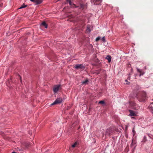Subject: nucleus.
I'll return each mask as SVG.
<instances>
[{
    "instance_id": "14",
    "label": "nucleus",
    "mask_w": 153,
    "mask_h": 153,
    "mask_svg": "<svg viewBox=\"0 0 153 153\" xmlns=\"http://www.w3.org/2000/svg\"><path fill=\"white\" fill-rule=\"evenodd\" d=\"M88 79H86L85 81H83L82 82V83L83 85H86L88 83Z\"/></svg>"
},
{
    "instance_id": "28",
    "label": "nucleus",
    "mask_w": 153,
    "mask_h": 153,
    "mask_svg": "<svg viewBox=\"0 0 153 153\" xmlns=\"http://www.w3.org/2000/svg\"><path fill=\"white\" fill-rule=\"evenodd\" d=\"M87 28H88L87 29V32H90V29L88 28V27Z\"/></svg>"
},
{
    "instance_id": "26",
    "label": "nucleus",
    "mask_w": 153,
    "mask_h": 153,
    "mask_svg": "<svg viewBox=\"0 0 153 153\" xmlns=\"http://www.w3.org/2000/svg\"><path fill=\"white\" fill-rule=\"evenodd\" d=\"M102 41L103 42H105V37H103L102 38Z\"/></svg>"
},
{
    "instance_id": "10",
    "label": "nucleus",
    "mask_w": 153,
    "mask_h": 153,
    "mask_svg": "<svg viewBox=\"0 0 153 153\" xmlns=\"http://www.w3.org/2000/svg\"><path fill=\"white\" fill-rule=\"evenodd\" d=\"M67 2L69 3V4L72 7H75V4H72L71 0H67Z\"/></svg>"
},
{
    "instance_id": "34",
    "label": "nucleus",
    "mask_w": 153,
    "mask_h": 153,
    "mask_svg": "<svg viewBox=\"0 0 153 153\" xmlns=\"http://www.w3.org/2000/svg\"><path fill=\"white\" fill-rule=\"evenodd\" d=\"M126 138H128V135H127V136L126 135Z\"/></svg>"
},
{
    "instance_id": "33",
    "label": "nucleus",
    "mask_w": 153,
    "mask_h": 153,
    "mask_svg": "<svg viewBox=\"0 0 153 153\" xmlns=\"http://www.w3.org/2000/svg\"><path fill=\"white\" fill-rule=\"evenodd\" d=\"M80 126H79V127H78V129H79L80 128Z\"/></svg>"
},
{
    "instance_id": "31",
    "label": "nucleus",
    "mask_w": 153,
    "mask_h": 153,
    "mask_svg": "<svg viewBox=\"0 0 153 153\" xmlns=\"http://www.w3.org/2000/svg\"><path fill=\"white\" fill-rule=\"evenodd\" d=\"M30 0L33 2V1H34V0Z\"/></svg>"
},
{
    "instance_id": "3",
    "label": "nucleus",
    "mask_w": 153,
    "mask_h": 153,
    "mask_svg": "<svg viewBox=\"0 0 153 153\" xmlns=\"http://www.w3.org/2000/svg\"><path fill=\"white\" fill-rule=\"evenodd\" d=\"M61 89V86L60 85H56L53 86V91L54 93H56Z\"/></svg>"
},
{
    "instance_id": "15",
    "label": "nucleus",
    "mask_w": 153,
    "mask_h": 153,
    "mask_svg": "<svg viewBox=\"0 0 153 153\" xmlns=\"http://www.w3.org/2000/svg\"><path fill=\"white\" fill-rule=\"evenodd\" d=\"M106 59L108 60L109 62H110L111 61V57L110 56L108 55L107 56Z\"/></svg>"
},
{
    "instance_id": "19",
    "label": "nucleus",
    "mask_w": 153,
    "mask_h": 153,
    "mask_svg": "<svg viewBox=\"0 0 153 153\" xmlns=\"http://www.w3.org/2000/svg\"><path fill=\"white\" fill-rule=\"evenodd\" d=\"M146 140V136H145L143 137V139L142 141L144 142H145Z\"/></svg>"
},
{
    "instance_id": "29",
    "label": "nucleus",
    "mask_w": 153,
    "mask_h": 153,
    "mask_svg": "<svg viewBox=\"0 0 153 153\" xmlns=\"http://www.w3.org/2000/svg\"><path fill=\"white\" fill-rule=\"evenodd\" d=\"M125 81H126V82H128V83H126V84H129V82L127 81V80H126Z\"/></svg>"
},
{
    "instance_id": "27",
    "label": "nucleus",
    "mask_w": 153,
    "mask_h": 153,
    "mask_svg": "<svg viewBox=\"0 0 153 153\" xmlns=\"http://www.w3.org/2000/svg\"><path fill=\"white\" fill-rule=\"evenodd\" d=\"M148 136H149V137H150L151 138H152V139H153V138H152L151 135H150V134H148Z\"/></svg>"
},
{
    "instance_id": "7",
    "label": "nucleus",
    "mask_w": 153,
    "mask_h": 153,
    "mask_svg": "<svg viewBox=\"0 0 153 153\" xmlns=\"http://www.w3.org/2000/svg\"><path fill=\"white\" fill-rule=\"evenodd\" d=\"M128 111L130 113L129 116H136L137 115L135 114L134 112L132 110H129Z\"/></svg>"
},
{
    "instance_id": "6",
    "label": "nucleus",
    "mask_w": 153,
    "mask_h": 153,
    "mask_svg": "<svg viewBox=\"0 0 153 153\" xmlns=\"http://www.w3.org/2000/svg\"><path fill=\"white\" fill-rule=\"evenodd\" d=\"M135 94L137 95H141V96H146L147 94L146 92L142 91H140L138 92H136Z\"/></svg>"
},
{
    "instance_id": "20",
    "label": "nucleus",
    "mask_w": 153,
    "mask_h": 153,
    "mask_svg": "<svg viewBox=\"0 0 153 153\" xmlns=\"http://www.w3.org/2000/svg\"><path fill=\"white\" fill-rule=\"evenodd\" d=\"M105 102L104 100L100 101L99 102V103L102 104H105Z\"/></svg>"
},
{
    "instance_id": "11",
    "label": "nucleus",
    "mask_w": 153,
    "mask_h": 153,
    "mask_svg": "<svg viewBox=\"0 0 153 153\" xmlns=\"http://www.w3.org/2000/svg\"><path fill=\"white\" fill-rule=\"evenodd\" d=\"M42 2V0H34L33 2L35 3L36 4H41Z\"/></svg>"
},
{
    "instance_id": "21",
    "label": "nucleus",
    "mask_w": 153,
    "mask_h": 153,
    "mask_svg": "<svg viewBox=\"0 0 153 153\" xmlns=\"http://www.w3.org/2000/svg\"><path fill=\"white\" fill-rule=\"evenodd\" d=\"M132 131L133 133V136H134L135 134V131L134 130V128H133L132 130Z\"/></svg>"
},
{
    "instance_id": "22",
    "label": "nucleus",
    "mask_w": 153,
    "mask_h": 153,
    "mask_svg": "<svg viewBox=\"0 0 153 153\" xmlns=\"http://www.w3.org/2000/svg\"><path fill=\"white\" fill-rule=\"evenodd\" d=\"M101 70H98L96 71L95 73H96L97 74H99L100 73Z\"/></svg>"
},
{
    "instance_id": "1",
    "label": "nucleus",
    "mask_w": 153,
    "mask_h": 153,
    "mask_svg": "<svg viewBox=\"0 0 153 153\" xmlns=\"http://www.w3.org/2000/svg\"><path fill=\"white\" fill-rule=\"evenodd\" d=\"M116 131L114 126H110L105 131V135L106 137L113 135Z\"/></svg>"
},
{
    "instance_id": "18",
    "label": "nucleus",
    "mask_w": 153,
    "mask_h": 153,
    "mask_svg": "<svg viewBox=\"0 0 153 153\" xmlns=\"http://www.w3.org/2000/svg\"><path fill=\"white\" fill-rule=\"evenodd\" d=\"M77 142H75L71 146V147L73 148H74L76 146V145H77Z\"/></svg>"
},
{
    "instance_id": "32",
    "label": "nucleus",
    "mask_w": 153,
    "mask_h": 153,
    "mask_svg": "<svg viewBox=\"0 0 153 153\" xmlns=\"http://www.w3.org/2000/svg\"><path fill=\"white\" fill-rule=\"evenodd\" d=\"M112 138L114 140L115 139L114 137H112Z\"/></svg>"
},
{
    "instance_id": "4",
    "label": "nucleus",
    "mask_w": 153,
    "mask_h": 153,
    "mask_svg": "<svg viewBox=\"0 0 153 153\" xmlns=\"http://www.w3.org/2000/svg\"><path fill=\"white\" fill-rule=\"evenodd\" d=\"M74 68L76 69L83 70L85 67L83 64H77L74 65Z\"/></svg>"
},
{
    "instance_id": "35",
    "label": "nucleus",
    "mask_w": 153,
    "mask_h": 153,
    "mask_svg": "<svg viewBox=\"0 0 153 153\" xmlns=\"http://www.w3.org/2000/svg\"><path fill=\"white\" fill-rule=\"evenodd\" d=\"M69 108V107H68V108H67V109H68Z\"/></svg>"
},
{
    "instance_id": "16",
    "label": "nucleus",
    "mask_w": 153,
    "mask_h": 153,
    "mask_svg": "<svg viewBox=\"0 0 153 153\" xmlns=\"http://www.w3.org/2000/svg\"><path fill=\"white\" fill-rule=\"evenodd\" d=\"M27 5H25V4L24 3L19 8V9L24 8L27 7Z\"/></svg>"
},
{
    "instance_id": "13",
    "label": "nucleus",
    "mask_w": 153,
    "mask_h": 153,
    "mask_svg": "<svg viewBox=\"0 0 153 153\" xmlns=\"http://www.w3.org/2000/svg\"><path fill=\"white\" fill-rule=\"evenodd\" d=\"M41 25L45 27L46 28H48V25L45 22H43Z\"/></svg>"
},
{
    "instance_id": "17",
    "label": "nucleus",
    "mask_w": 153,
    "mask_h": 153,
    "mask_svg": "<svg viewBox=\"0 0 153 153\" xmlns=\"http://www.w3.org/2000/svg\"><path fill=\"white\" fill-rule=\"evenodd\" d=\"M25 146L26 148H28L30 146V145L29 143H27L25 144Z\"/></svg>"
},
{
    "instance_id": "24",
    "label": "nucleus",
    "mask_w": 153,
    "mask_h": 153,
    "mask_svg": "<svg viewBox=\"0 0 153 153\" xmlns=\"http://www.w3.org/2000/svg\"><path fill=\"white\" fill-rule=\"evenodd\" d=\"M100 39V37H98L97 38L95 39L96 41H99Z\"/></svg>"
},
{
    "instance_id": "8",
    "label": "nucleus",
    "mask_w": 153,
    "mask_h": 153,
    "mask_svg": "<svg viewBox=\"0 0 153 153\" xmlns=\"http://www.w3.org/2000/svg\"><path fill=\"white\" fill-rule=\"evenodd\" d=\"M101 2V1L100 0H94L93 3L94 5H98Z\"/></svg>"
},
{
    "instance_id": "23",
    "label": "nucleus",
    "mask_w": 153,
    "mask_h": 153,
    "mask_svg": "<svg viewBox=\"0 0 153 153\" xmlns=\"http://www.w3.org/2000/svg\"><path fill=\"white\" fill-rule=\"evenodd\" d=\"M148 108L149 110H153V107L150 105H149Z\"/></svg>"
},
{
    "instance_id": "9",
    "label": "nucleus",
    "mask_w": 153,
    "mask_h": 153,
    "mask_svg": "<svg viewBox=\"0 0 153 153\" xmlns=\"http://www.w3.org/2000/svg\"><path fill=\"white\" fill-rule=\"evenodd\" d=\"M129 103L130 107L135 106L136 104L134 101H130Z\"/></svg>"
},
{
    "instance_id": "2",
    "label": "nucleus",
    "mask_w": 153,
    "mask_h": 153,
    "mask_svg": "<svg viewBox=\"0 0 153 153\" xmlns=\"http://www.w3.org/2000/svg\"><path fill=\"white\" fill-rule=\"evenodd\" d=\"M64 99L61 97H59L53 103L51 104L52 106L56 104H59L61 103L64 100Z\"/></svg>"
},
{
    "instance_id": "25",
    "label": "nucleus",
    "mask_w": 153,
    "mask_h": 153,
    "mask_svg": "<svg viewBox=\"0 0 153 153\" xmlns=\"http://www.w3.org/2000/svg\"><path fill=\"white\" fill-rule=\"evenodd\" d=\"M133 139H132V143H131V146H132L134 144H135V143H133Z\"/></svg>"
},
{
    "instance_id": "30",
    "label": "nucleus",
    "mask_w": 153,
    "mask_h": 153,
    "mask_svg": "<svg viewBox=\"0 0 153 153\" xmlns=\"http://www.w3.org/2000/svg\"><path fill=\"white\" fill-rule=\"evenodd\" d=\"M19 76L20 77V81H22V80H21V77L20 76Z\"/></svg>"
},
{
    "instance_id": "5",
    "label": "nucleus",
    "mask_w": 153,
    "mask_h": 153,
    "mask_svg": "<svg viewBox=\"0 0 153 153\" xmlns=\"http://www.w3.org/2000/svg\"><path fill=\"white\" fill-rule=\"evenodd\" d=\"M137 100L140 102H145L146 100V96H136Z\"/></svg>"
},
{
    "instance_id": "36",
    "label": "nucleus",
    "mask_w": 153,
    "mask_h": 153,
    "mask_svg": "<svg viewBox=\"0 0 153 153\" xmlns=\"http://www.w3.org/2000/svg\"><path fill=\"white\" fill-rule=\"evenodd\" d=\"M153 104V102H152V103H151V104Z\"/></svg>"
},
{
    "instance_id": "12",
    "label": "nucleus",
    "mask_w": 153,
    "mask_h": 153,
    "mask_svg": "<svg viewBox=\"0 0 153 153\" xmlns=\"http://www.w3.org/2000/svg\"><path fill=\"white\" fill-rule=\"evenodd\" d=\"M137 71L140 73V76H141L142 75H143L144 74V72L143 71H142L139 68H137Z\"/></svg>"
}]
</instances>
